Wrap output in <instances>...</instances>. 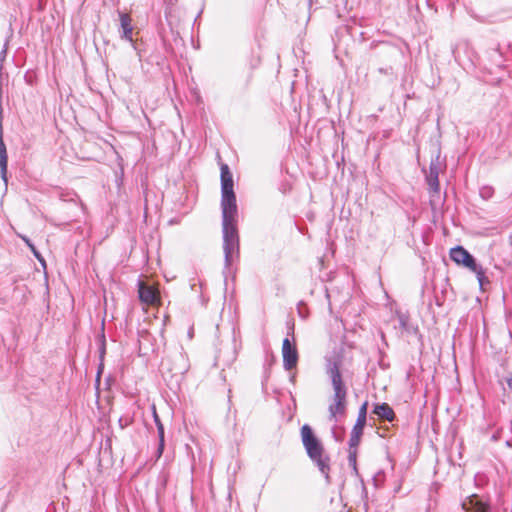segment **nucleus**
Segmentation results:
<instances>
[{
    "instance_id": "f3484780",
    "label": "nucleus",
    "mask_w": 512,
    "mask_h": 512,
    "mask_svg": "<svg viewBox=\"0 0 512 512\" xmlns=\"http://www.w3.org/2000/svg\"><path fill=\"white\" fill-rule=\"evenodd\" d=\"M493 61H494V64L498 67H503V57H502V53L499 51V49H494L492 51V55H491Z\"/></svg>"
},
{
    "instance_id": "6e6552de",
    "label": "nucleus",
    "mask_w": 512,
    "mask_h": 512,
    "mask_svg": "<svg viewBox=\"0 0 512 512\" xmlns=\"http://www.w3.org/2000/svg\"><path fill=\"white\" fill-rule=\"evenodd\" d=\"M283 366L286 370H291L298 363V351L295 345H292L289 338H285L282 343Z\"/></svg>"
},
{
    "instance_id": "9b49d317",
    "label": "nucleus",
    "mask_w": 512,
    "mask_h": 512,
    "mask_svg": "<svg viewBox=\"0 0 512 512\" xmlns=\"http://www.w3.org/2000/svg\"><path fill=\"white\" fill-rule=\"evenodd\" d=\"M138 298L144 306H158L161 303L160 290H137Z\"/></svg>"
},
{
    "instance_id": "aec40b11",
    "label": "nucleus",
    "mask_w": 512,
    "mask_h": 512,
    "mask_svg": "<svg viewBox=\"0 0 512 512\" xmlns=\"http://www.w3.org/2000/svg\"><path fill=\"white\" fill-rule=\"evenodd\" d=\"M402 487V481H399L397 486L394 488V493H399Z\"/></svg>"
},
{
    "instance_id": "f03ea898",
    "label": "nucleus",
    "mask_w": 512,
    "mask_h": 512,
    "mask_svg": "<svg viewBox=\"0 0 512 512\" xmlns=\"http://www.w3.org/2000/svg\"><path fill=\"white\" fill-rule=\"evenodd\" d=\"M326 373L331 380L334 391L332 401L328 407L329 420L337 423L346 415L347 387L343 382L338 362L329 361L326 366Z\"/></svg>"
},
{
    "instance_id": "2eb2a0df",
    "label": "nucleus",
    "mask_w": 512,
    "mask_h": 512,
    "mask_svg": "<svg viewBox=\"0 0 512 512\" xmlns=\"http://www.w3.org/2000/svg\"><path fill=\"white\" fill-rule=\"evenodd\" d=\"M479 195L484 200H489L494 195V188L489 185L482 186L479 190Z\"/></svg>"
},
{
    "instance_id": "5701e85b",
    "label": "nucleus",
    "mask_w": 512,
    "mask_h": 512,
    "mask_svg": "<svg viewBox=\"0 0 512 512\" xmlns=\"http://www.w3.org/2000/svg\"><path fill=\"white\" fill-rule=\"evenodd\" d=\"M325 297H326L327 300L330 299L329 290H325Z\"/></svg>"
},
{
    "instance_id": "b1692460",
    "label": "nucleus",
    "mask_w": 512,
    "mask_h": 512,
    "mask_svg": "<svg viewBox=\"0 0 512 512\" xmlns=\"http://www.w3.org/2000/svg\"><path fill=\"white\" fill-rule=\"evenodd\" d=\"M188 335L190 338L193 337V328H190L189 332H188Z\"/></svg>"
},
{
    "instance_id": "412c9836",
    "label": "nucleus",
    "mask_w": 512,
    "mask_h": 512,
    "mask_svg": "<svg viewBox=\"0 0 512 512\" xmlns=\"http://www.w3.org/2000/svg\"><path fill=\"white\" fill-rule=\"evenodd\" d=\"M119 425H120V427H121V428H124V427H126V426L128 425V421H126V422L123 424V419H122V418H120V419H119Z\"/></svg>"
},
{
    "instance_id": "39448f33",
    "label": "nucleus",
    "mask_w": 512,
    "mask_h": 512,
    "mask_svg": "<svg viewBox=\"0 0 512 512\" xmlns=\"http://www.w3.org/2000/svg\"><path fill=\"white\" fill-rule=\"evenodd\" d=\"M441 170V164L439 162V156L432 160L429 165V172L426 175V182L429 186L430 204L435 205L440 201V183L439 173Z\"/></svg>"
},
{
    "instance_id": "6ab92c4d",
    "label": "nucleus",
    "mask_w": 512,
    "mask_h": 512,
    "mask_svg": "<svg viewBox=\"0 0 512 512\" xmlns=\"http://www.w3.org/2000/svg\"><path fill=\"white\" fill-rule=\"evenodd\" d=\"M137 286H138V288H140V289H143V288H154L153 286H147V285H145V284H144L142 281H140V280H138V281H137Z\"/></svg>"
},
{
    "instance_id": "7ed1b4c3",
    "label": "nucleus",
    "mask_w": 512,
    "mask_h": 512,
    "mask_svg": "<svg viewBox=\"0 0 512 512\" xmlns=\"http://www.w3.org/2000/svg\"><path fill=\"white\" fill-rule=\"evenodd\" d=\"M301 440L310 460L318 467L327 483H330V457L325 452L321 441L308 424L301 427Z\"/></svg>"
},
{
    "instance_id": "dca6fc26",
    "label": "nucleus",
    "mask_w": 512,
    "mask_h": 512,
    "mask_svg": "<svg viewBox=\"0 0 512 512\" xmlns=\"http://www.w3.org/2000/svg\"><path fill=\"white\" fill-rule=\"evenodd\" d=\"M22 240L27 244L28 248H30V250L32 251V253L35 255V257L40 260V261H43L42 257H41V254L38 252V250L36 249V247L34 246V244L30 241V239L26 236H22L21 237Z\"/></svg>"
},
{
    "instance_id": "393cba45",
    "label": "nucleus",
    "mask_w": 512,
    "mask_h": 512,
    "mask_svg": "<svg viewBox=\"0 0 512 512\" xmlns=\"http://www.w3.org/2000/svg\"><path fill=\"white\" fill-rule=\"evenodd\" d=\"M379 72H380V73H388V70H387V69L380 68V69H379Z\"/></svg>"
},
{
    "instance_id": "cd10ccee",
    "label": "nucleus",
    "mask_w": 512,
    "mask_h": 512,
    "mask_svg": "<svg viewBox=\"0 0 512 512\" xmlns=\"http://www.w3.org/2000/svg\"><path fill=\"white\" fill-rule=\"evenodd\" d=\"M511 427H512V422H511Z\"/></svg>"
},
{
    "instance_id": "4be33fe9",
    "label": "nucleus",
    "mask_w": 512,
    "mask_h": 512,
    "mask_svg": "<svg viewBox=\"0 0 512 512\" xmlns=\"http://www.w3.org/2000/svg\"><path fill=\"white\" fill-rule=\"evenodd\" d=\"M508 387L512 390V376L507 380Z\"/></svg>"
},
{
    "instance_id": "a878e982",
    "label": "nucleus",
    "mask_w": 512,
    "mask_h": 512,
    "mask_svg": "<svg viewBox=\"0 0 512 512\" xmlns=\"http://www.w3.org/2000/svg\"><path fill=\"white\" fill-rule=\"evenodd\" d=\"M506 445H507V446H509V447H511V446H512V440H507V441H506Z\"/></svg>"
},
{
    "instance_id": "1a4fd4ad",
    "label": "nucleus",
    "mask_w": 512,
    "mask_h": 512,
    "mask_svg": "<svg viewBox=\"0 0 512 512\" xmlns=\"http://www.w3.org/2000/svg\"><path fill=\"white\" fill-rule=\"evenodd\" d=\"M152 415H153L154 423L157 428V434H158V439H159V443H158V447H157V451H156V456L159 459L162 456L163 451H164L165 432H164V425L161 422V419L157 413L155 405H152Z\"/></svg>"
},
{
    "instance_id": "ddd939ff",
    "label": "nucleus",
    "mask_w": 512,
    "mask_h": 512,
    "mask_svg": "<svg viewBox=\"0 0 512 512\" xmlns=\"http://www.w3.org/2000/svg\"><path fill=\"white\" fill-rule=\"evenodd\" d=\"M59 199L65 202H73L76 205H78L83 212L85 211V205L83 204L77 193L73 191H61L59 193Z\"/></svg>"
},
{
    "instance_id": "f8f14e48",
    "label": "nucleus",
    "mask_w": 512,
    "mask_h": 512,
    "mask_svg": "<svg viewBox=\"0 0 512 512\" xmlns=\"http://www.w3.org/2000/svg\"><path fill=\"white\" fill-rule=\"evenodd\" d=\"M373 413L376 414L379 418L393 421L395 418V413L393 409L387 403H381L374 406Z\"/></svg>"
},
{
    "instance_id": "a211bd4d",
    "label": "nucleus",
    "mask_w": 512,
    "mask_h": 512,
    "mask_svg": "<svg viewBox=\"0 0 512 512\" xmlns=\"http://www.w3.org/2000/svg\"><path fill=\"white\" fill-rule=\"evenodd\" d=\"M500 433H501V431H500V430L496 431V432L491 436V440H492V441H494V442L498 441V440L500 439Z\"/></svg>"
},
{
    "instance_id": "423d86ee",
    "label": "nucleus",
    "mask_w": 512,
    "mask_h": 512,
    "mask_svg": "<svg viewBox=\"0 0 512 512\" xmlns=\"http://www.w3.org/2000/svg\"><path fill=\"white\" fill-rule=\"evenodd\" d=\"M463 512H493L490 503L476 494L467 496L462 502Z\"/></svg>"
},
{
    "instance_id": "4468645a",
    "label": "nucleus",
    "mask_w": 512,
    "mask_h": 512,
    "mask_svg": "<svg viewBox=\"0 0 512 512\" xmlns=\"http://www.w3.org/2000/svg\"><path fill=\"white\" fill-rule=\"evenodd\" d=\"M357 453L358 446H349L348 450V464L352 468L354 474L359 476L358 468H357Z\"/></svg>"
},
{
    "instance_id": "f257e3e1",
    "label": "nucleus",
    "mask_w": 512,
    "mask_h": 512,
    "mask_svg": "<svg viewBox=\"0 0 512 512\" xmlns=\"http://www.w3.org/2000/svg\"><path fill=\"white\" fill-rule=\"evenodd\" d=\"M221 214L223 250L226 267L231 266L239 257L238 207L234 192L232 173L227 164L220 167Z\"/></svg>"
},
{
    "instance_id": "0eeeda50",
    "label": "nucleus",
    "mask_w": 512,
    "mask_h": 512,
    "mask_svg": "<svg viewBox=\"0 0 512 512\" xmlns=\"http://www.w3.org/2000/svg\"><path fill=\"white\" fill-rule=\"evenodd\" d=\"M367 417V402H364L358 411V416L355 425L351 431L349 446H358L360 443L363 429L366 424Z\"/></svg>"
},
{
    "instance_id": "bb28decb",
    "label": "nucleus",
    "mask_w": 512,
    "mask_h": 512,
    "mask_svg": "<svg viewBox=\"0 0 512 512\" xmlns=\"http://www.w3.org/2000/svg\"><path fill=\"white\" fill-rule=\"evenodd\" d=\"M435 298H436V303H437V305H439V306H440V305H441V303L439 302L438 297H437V296H435Z\"/></svg>"
},
{
    "instance_id": "20e7f679",
    "label": "nucleus",
    "mask_w": 512,
    "mask_h": 512,
    "mask_svg": "<svg viewBox=\"0 0 512 512\" xmlns=\"http://www.w3.org/2000/svg\"><path fill=\"white\" fill-rule=\"evenodd\" d=\"M449 256L457 265H462L476 275L479 288H483L485 285L490 284V280L486 276L483 267L477 263L473 255H471L464 247L456 246L451 248Z\"/></svg>"
},
{
    "instance_id": "9d476101",
    "label": "nucleus",
    "mask_w": 512,
    "mask_h": 512,
    "mask_svg": "<svg viewBox=\"0 0 512 512\" xmlns=\"http://www.w3.org/2000/svg\"><path fill=\"white\" fill-rule=\"evenodd\" d=\"M120 27L119 33L121 39L127 40L129 42L133 41V26L132 19L127 13H119Z\"/></svg>"
}]
</instances>
